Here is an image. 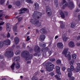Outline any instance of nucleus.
<instances>
[{"mask_svg": "<svg viewBox=\"0 0 80 80\" xmlns=\"http://www.w3.org/2000/svg\"><path fill=\"white\" fill-rule=\"evenodd\" d=\"M68 52V49H64V51L62 52V54L65 55V57L68 58V60H71V52Z\"/></svg>", "mask_w": 80, "mask_h": 80, "instance_id": "1", "label": "nucleus"}, {"mask_svg": "<svg viewBox=\"0 0 80 80\" xmlns=\"http://www.w3.org/2000/svg\"><path fill=\"white\" fill-rule=\"evenodd\" d=\"M48 65L46 66V69L47 71L50 72L53 71V68H54V65L52 64H50V63L48 62Z\"/></svg>", "mask_w": 80, "mask_h": 80, "instance_id": "2", "label": "nucleus"}, {"mask_svg": "<svg viewBox=\"0 0 80 80\" xmlns=\"http://www.w3.org/2000/svg\"><path fill=\"white\" fill-rule=\"evenodd\" d=\"M29 54V52L27 51H24L22 52L21 54V57L22 58H25L26 60H27L28 59V56Z\"/></svg>", "mask_w": 80, "mask_h": 80, "instance_id": "3", "label": "nucleus"}, {"mask_svg": "<svg viewBox=\"0 0 80 80\" xmlns=\"http://www.w3.org/2000/svg\"><path fill=\"white\" fill-rule=\"evenodd\" d=\"M13 51H9L6 52L4 53V55L6 57L8 56L12 58L13 56Z\"/></svg>", "mask_w": 80, "mask_h": 80, "instance_id": "4", "label": "nucleus"}, {"mask_svg": "<svg viewBox=\"0 0 80 80\" xmlns=\"http://www.w3.org/2000/svg\"><path fill=\"white\" fill-rule=\"evenodd\" d=\"M68 77L69 80H75V77H72V72L70 70L69 68H68Z\"/></svg>", "mask_w": 80, "mask_h": 80, "instance_id": "5", "label": "nucleus"}, {"mask_svg": "<svg viewBox=\"0 0 80 80\" xmlns=\"http://www.w3.org/2000/svg\"><path fill=\"white\" fill-rule=\"evenodd\" d=\"M46 11L47 15L48 17L52 16V12L51 9L49 6H47L46 7Z\"/></svg>", "mask_w": 80, "mask_h": 80, "instance_id": "6", "label": "nucleus"}, {"mask_svg": "<svg viewBox=\"0 0 80 80\" xmlns=\"http://www.w3.org/2000/svg\"><path fill=\"white\" fill-rule=\"evenodd\" d=\"M34 51L36 53H40L41 51V49L38 46L36 45L34 48Z\"/></svg>", "mask_w": 80, "mask_h": 80, "instance_id": "7", "label": "nucleus"}, {"mask_svg": "<svg viewBox=\"0 0 80 80\" xmlns=\"http://www.w3.org/2000/svg\"><path fill=\"white\" fill-rule=\"evenodd\" d=\"M28 10V9L25 8H22L19 10V14H22V13H25V12L26 11Z\"/></svg>", "mask_w": 80, "mask_h": 80, "instance_id": "8", "label": "nucleus"}, {"mask_svg": "<svg viewBox=\"0 0 80 80\" xmlns=\"http://www.w3.org/2000/svg\"><path fill=\"white\" fill-rule=\"evenodd\" d=\"M11 41L9 39H6L4 40L3 43L4 45H10Z\"/></svg>", "mask_w": 80, "mask_h": 80, "instance_id": "9", "label": "nucleus"}, {"mask_svg": "<svg viewBox=\"0 0 80 80\" xmlns=\"http://www.w3.org/2000/svg\"><path fill=\"white\" fill-rule=\"evenodd\" d=\"M69 4L68 6L69 8H70V10H72L74 8V4H73V2H70L68 3Z\"/></svg>", "mask_w": 80, "mask_h": 80, "instance_id": "10", "label": "nucleus"}, {"mask_svg": "<svg viewBox=\"0 0 80 80\" xmlns=\"http://www.w3.org/2000/svg\"><path fill=\"white\" fill-rule=\"evenodd\" d=\"M56 71L58 75H61V72H60V67L58 66H56Z\"/></svg>", "mask_w": 80, "mask_h": 80, "instance_id": "11", "label": "nucleus"}, {"mask_svg": "<svg viewBox=\"0 0 80 80\" xmlns=\"http://www.w3.org/2000/svg\"><path fill=\"white\" fill-rule=\"evenodd\" d=\"M57 47L59 48L62 49L63 48V44L62 42H58L57 43Z\"/></svg>", "mask_w": 80, "mask_h": 80, "instance_id": "12", "label": "nucleus"}, {"mask_svg": "<svg viewBox=\"0 0 80 80\" xmlns=\"http://www.w3.org/2000/svg\"><path fill=\"white\" fill-rule=\"evenodd\" d=\"M30 22H31L32 24H33V25H37V23H39V21L33 19H31Z\"/></svg>", "mask_w": 80, "mask_h": 80, "instance_id": "13", "label": "nucleus"}, {"mask_svg": "<svg viewBox=\"0 0 80 80\" xmlns=\"http://www.w3.org/2000/svg\"><path fill=\"white\" fill-rule=\"evenodd\" d=\"M40 32L42 34H46L47 33V31L45 28H42L40 29Z\"/></svg>", "mask_w": 80, "mask_h": 80, "instance_id": "14", "label": "nucleus"}, {"mask_svg": "<svg viewBox=\"0 0 80 80\" xmlns=\"http://www.w3.org/2000/svg\"><path fill=\"white\" fill-rule=\"evenodd\" d=\"M6 30L8 32H10L11 28L10 27V24L9 23H7L6 25Z\"/></svg>", "mask_w": 80, "mask_h": 80, "instance_id": "15", "label": "nucleus"}, {"mask_svg": "<svg viewBox=\"0 0 80 80\" xmlns=\"http://www.w3.org/2000/svg\"><path fill=\"white\" fill-rule=\"evenodd\" d=\"M61 17L62 18H65V14L62 11H60L59 12Z\"/></svg>", "mask_w": 80, "mask_h": 80, "instance_id": "16", "label": "nucleus"}, {"mask_svg": "<svg viewBox=\"0 0 80 80\" xmlns=\"http://www.w3.org/2000/svg\"><path fill=\"white\" fill-rule=\"evenodd\" d=\"M69 46L71 48H73L75 47V45H74V42L71 41L69 43Z\"/></svg>", "mask_w": 80, "mask_h": 80, "instance_id": "17", "label": "nucleus"}, {"mask_svg": "<svg viewBox=\"0 0 80 80\" xmlns=\"http://www.w3.org/2000/svg\"><path fill=\"white\" fill-rule=\"evenodd\" d=\"M20 39L18 37H15L14 39V42L16 43V44L17 45L19 43Z\"/></svg>", "mask_w": 80, "mask_h": 80, "instance_id": "18", "label": "nucleus"}, {"mask_svg": "<svg viewBox=\"0 0 80 80\" xmlns=\"http://www.w3.org/2000/svg\"><path fill=\"white\" fill-rule=\"evenodd\" d=\"M46 37L45 35H44L41 34L40 36V38L41 41H44Z\"/></svg>", "mask_w": 80, "mask_h": 80, "instance_id": "19", "label": "nucleus"}, {"mask_svg": "<svg viewBox=\"0 0 80 80\" xmlns=\"http://www.w3.org/2000/svg\"><path fill=\"white\" fill-rule=\"evenodd\" d=\"M77 65L78 67L77 68V69L76 70V72H80V66H78V65H80V63H78Z\"/></svg>", "mask_w": 80, "mask_h": 80, "instance_id": "20", "label": "nucleus"}, {"mask_svg": "<svg viewBox=\"0 0 80 80\" xmlns=\"http://www.w3.org/2000/svg\"><path fill=\"white\" fill-rule=\"evenodd\" d=\"M34 6H35V10H38L39 8V5L38 3L36 2L34 3Z\"/></svg>", "mask_w": 80, "mask_h": 80, "instance_id": "21", "label": "nucleus"}, {"mask_svg": "<svg viewBox=\"0 0 80 80\" xmlns=\"http://www.w3.org/2000/svg\"><path fill=\"white\" fill-rule=\"evenodd\" d=\"M17 25H18V23H17L13 27V30L14 32H16L17 30Z\"/></svg>", "mask_w": 80, "mask_h": 80, "instance_id": "22", "label": "nucleus"}, {"mask_svg": "<svg viewBox=\"0 0 80 80\" xmlns=\"http://www.w3.org/2000/svg\"><path fill=\"white\" fill-rule=\"evenodd\" d=\"M59 22L60 23H61V24H60V27L61 28H63L64 27H65V24L62 23L61 21H59Z\"/></svg>", "mask_w": 80, "mask_h": 80, "instance_id": "23", "label": "nucleus"}, {"mask_svg": "<svg viewBox=\"0 0 80 80\" xmlns=\"http://www.w3.org/2000/svg\"><path fill=\"white\" fill-rule=\"evenodd\" d=\"M39 46L40 47L42 48H45L46 47V44H42V43H40Z\"/></svg>", "mask_w": 80, "mask_h": 80, "instance_id": "24", "label": "nucleus"}, {"mask_svg": "<svg viewBox=\"0 0 80 80\" xmlns=\"http://www.w3.org/2000/svg\"><path fill=\"white\" fill-rule=\"evenodd\" d=\"M15 62H14L12 63V65L11 66V67L12 70H14V68H15Z\"/></svg>", "mask_w": 80, "mask_h": 80, "instance_id": "25", "label": "nucleus"}, {"mask_svg": "<svg viewBox=\"0 0 80 80\" xmlns=\"http://www.w3.org/2000/svg\"><path fill=\"white\" fill-rule=\"evenodd\" d=\"M14 60L15 61H16V62H18L20 60V57H14Z\"/></svg>", "mask_w": 80, "mask_h": 80, "instance_id": "26", "label": "nucleus"}, {"mask_svg": "<svg viewBox=\"0 0 80 80\" xmlns=\"http://www.w3.org/2000/svg\"><path fill=\"white\" fill-rule=\"evenodd\" d=\"M15 67L16 68L19 69V68H20V65L19 64V63H18V62H17V63H16Z\"/></svg>", "mask_w": 80, "mask_h": 80, "instance_id": "27", "label": "nucleus"}, {"mask_svg": "<svg viewBox=\"0 0 80 80\" xmlns=\"http://www.w3.org/2000/svg\"><path fill=\"white\" fill-rule=\"evenodd\" d=\"M16 5L18 7H19L20 6V1H17L16 2Z\"/></svg>", "mask_w": 80, "mask_h": 80, "instance_id": "28", "label": "nucleus"}, {"mask_svg": "<svg viewBox=\"0 0 80 80\" xmlns=\"http://www.w3.org/2000/svg\"><path fill=\"white\" fill-rule=\"evenodd\" d=\"M68 4L67 2H66V3L63 5V6L62 7V9H65V7H68Z\"/></svg>", "mask_w": 80, "mask_h": 80, "instance_id": "29", "label": "nucleus"}, {"mask_svg": "<svg viewBox=\"0 0 80 80\" xmlns=\"http://www.w3.org/2000/svg\"><path fill=\"white\" fill-rule=\"evenodd\" d=\"M5 15L4 14H2V13H0V20H3V19L2 18H1V17H5Z\"/></svg>", "mask_w": 80, "mask_h": 80, "instance_id": "30", "label": "nucleus"}, {"mask_svg": "<svg viewBox=\"0 0 80 80\" xmlns=\"http://www.w3.org/2000/svg\"><path fill=\"white\" fill-rule=\"evenodd\" d=\"M61 60L60 59H58L56 61V63L57 65H60L61 64Z\"/></svg>", "mask_w": 80, "mask_h": 80, "instance_id": "31", "label": "nucleus"}, {"mask_svg": "<svg viewBox=\"0 0 80 80\" xmlns=\"http://www.w3.org/2000/svg\"><path fill=\"white\" fill-rule=\"evenodd\" d=\"M75 62V61L73 60H72L69 62V64L71 66H73V63Z\"/></svg>", "mask_w": 80, "mask_h": 80, "instance_id": "32", "label": "nucleus"}, {"mask_svg": "<svg viewBox=\"0 0 80 80\" xmlns=\"http://www.w3.org/2000/svg\"><path fill=\"white\" fill-rule=\"evenodd\" d=\"M26 2L29 3H33V2L32 0H25Z\"/></svg>", "mask_w": 80, "mask_h": 80, "instance_id": "33", "label": "nucleus"}, {"mask_svg": "<svg viewBox=\"0 0 80 80\" xmlns=\"http://www.w3.org/2000/svg\"><path fill=\"white\" fill-rule=\"evenodd\" d=\"M75 25H76V24L75 23H71V27L72 28H74L75 27Z\"/></svg>", "mask_w": 80, "mask_h": 80, "instance_id": "34", "label": "nucleus"}, {"mask_svg": "<svg viewBox=\"0 0 80 80\" xmlns=\"http://www.w3.org/2000/svg\"><path fill=\"white\" fill-rule=\"evenodd\" d=\"M55 5H56V7H58V0H56L55 1Z\"/></svg>", "mask_w": 80, "mask_h": 80, "instance_id": "35", "label": "nucleus"}, {"mask_svg": "<svg viewBox=\"0 0 80 80\" xmlns=\"http://www.w3.org/2000/svg\"><path fill=\"white\" fill-rule=\"evenodd\" d=\"M72 58L73 59H75L77 58V55L74 54L72 55Z\"/></svg>", "mask_w": 80, "mask_h": 80, "instance_id": "36", "label": "nucleus"}, {"mask_svg": "<svg viewBox=\"0 0 80 80\" xmlns=\"http://www.w3.org/2000/svg\"><path fill=\"white\" fill-rule=\"evenodd\" d=\"M49 75L51 77H53V75H55V73H54V72H51L49 74Z\"/></svg>", "mask_w": 80, "mask_h": 80, "instance_id": "37", "label": "nucleus"}, {"mask_svg": "<svg viewBox=\"0 0 80 80\" xmlns=\"http://www.w3.org/2000/svg\"><path fill=\"white\" fill-rule=\"evenodd\" d=\"M5 0H0V4L1 5H3L5 3Z\"/></svg>", "mask_w": 80, "mask_h": 80, "instance_id": "38", "label": "nucleus"}, {"mask_svg": "<svg viewBox=\"0 0 80 80\" xmlns=\"http://www.w3.org/2000/svg\"><path fill=\"white\" fill-rule=\"evenodd\" d=\"M53 53V51L52 50H49L48 51V53L49 54V56H50L52 55V53Z\"/></svg>", "mask_w": 80, "mask_h": 80, "instance_id": "39", "label": "nucleus"}, {"mask_svg": "<svg viewBox=\"0 0 80 80\" xmlns=\"http://www.w3.org/2000/svg\"><path fill=\"white\" fill-rule=\"evenodd\" d=\"M22 19H23V18H22V17L18 18V23H19V22L21 21H22Z\"/></svg>", "mask_w": 80, "mask_h": 80, "instance_id": "40", "label": "nucleus"}, {"mask_svg": "<svg viewBox=\"0 0 80 80\" xmlns=\"http://www.w3.org/2000/svg\"><path fill=\"white\" fill-rule=\"evenodd\" d=\"M3 42H0V48H2L3 47Z\"/></svg>", "mask_w": 80, "mask_h": 80, "instance_id": "41", "label": "nucleus"}, {"mask_svg": "<svg viewBox=\"0 0 80 80\" xmlns=\"http://www.w3.org/2000/svg\"><path fill=\"white\" fill-rule=\"evenodd\" d=\"M20 53H21V51H20V50L16 51V55H19Z\"/></svg>", "mask_w": 80, "mask_h": 80, "instance_id": "42", "label": "nucleus"}, {"mask_svg": "<svg viewBox=\"0 0 80 80\" xmlns=\"http://www.w3.org/2000/svg\"><path fill=\"white\" fill-rule=\"evenodd\" d=\"M29 57L28 58V60H31L33 58V55L31 54L29 55Z\"/></svg>", "mask_w": 80, "mask_h": 80, "instance_id": "43", "label": "nucleus"}, {"mask_svg": "<svg viewBox=\"0 0 80 80\" xmlns=\"http://www.w3.org/2000/svg\"><path fill=\"white\" fill-rule=\"evenodd\" d=\"M62 39L64 42H67V41L68 38L66 37H64L62 38Z\"/></svg>", "mask_w": 80, "mask_h": 80, "instance_id": "44", "label": "nucleus"}, {"mask_svg": "<svg viewBox=\"0 0 80 80\" xmlns=\"http://www.w3.org/2000/svg\"><path fill=\"white\" fill-rule=\"evenodd\" d=\"M70 68L71 71H73L74 70V67H73V66H71L70 67Z\"/></svg>", "mask_w": 80, "mask_h": 80, "instance_id": "45", "label": "nucleus"}, {"mask_svg": "<svg viewBox=\"0 0 80 80\" xmlns=\"http://www.w3.org/2000/svg\"><path fill=\"white\" fill-rule=\"evenodd\" d=\"M37 26L38 27H40L41 25H42V23L41 22H40L39 21V23H38Z\"/></svg>", "mask_w": 80, "mask_h": 80, "instance_id": "46", "label": "nucleus"}, {"mask_svg": "<svg viewBox=\"0 0 80 80\" xmlns=\"http://www.w3.org/2000/svg\"><path fill=\"white\" fill-rule=\"evenodd\" d=\"M42 16V14L41 13H40L39 14V16H38V19H39L40 17H41Z\"/></svg>", "mask_w": 80, "mask_h": 80, "instance_id": "47", "label": "nucleus"}, {"mask_svg": "<svg viewBox=\"0 0 80 80\" xmlns=\"http://www.w3.org/2000/svg\"><path fill=\"white\" fill-rule=\"evenodd\" d=\"M30 36H28L27 37V38L26 39V42H28V41L30 40Z\"/></svg>", "mask_w": 80, "mask_h": 80, "instance_id": "48", "label": "nucleus"}, {"mask_svg": "<svg viewBox=\"0 0 80 80\" xmlns=\"http://www.w3.org/2000/svg\"><path fill=\"white\" fill-rule=\"evenodd\" d=\"M32 80H38L37 78L34 76H33L32 78Z\"/></svg>", "mask_w": 80, "mask_h": 80, "instance_id": "49", "label": "nucleus"}, {"mask_svg": "<svg viewBox=\"0 0 80 80\" xmlns=\"http://www.w3.org/2000/svg\"><path fill=\"white\" fill-rule=\"evenodd\" d=\"M66 69V68L65 67H63L62 68V71H65Z\"/></svg>", "mask_w": 80, "mask_h": 80, "instance_id": "50", "label": "nucleus"}, {"mask_svg": "<svg viewBox=\"0 0 80 80\" xmlns=\"http://www.w3.org/2000/svg\"><path fill=\"white\" fill-rule=\"evenodd\" d=\"M10 37V34L9 32L8 33V34L7 35V37L8 38H9Z\"/></svg>", "mask_w": 80, "mask_h": 80, "instance_id": "51", "label": "nucleus"}, {"mask_svg": "<svg viewBox=\"0 0 80 80\" xmlns=\"http://www.w3.org/2000/svg\"><path fill=\"white\" fill-rule=\"evenodd\" d=\"M55 61V59L54 58H52L50 59V61H51V62H54Z\"/></svg>", "mask_w": 80, "mask_h": 80, "instance_id": "52", "label": "nucleus"}, {"mask_svg": "<svg viewBox=\"0 0 80 80\" xmlns=\"http://www.w3.org/2000/svg\"><path fill=\"white\" fill-rule=\"evenodd\" d=\"M25 44L23 43L22 45V47L23 48H25Z\"/></svg>", "mask_w": 80, "mask_h": 80, "instance_id": "53", "label": "nucleus"}, {"mask_svg": "<svg viewBox=\"0 0 80 80\" xmlns=\"http://www.w3.org/2000/svg\"><path fill=\"white\" fill-rule=\"evenodd\" d=\"M76 45L78 47H79V46H80V43H79L78 42H77L76 43Z\"/></svg>", "mask_w": 80, "mask_h": 80, "instance_id": "54", "label": "nucleus"}, {"mask_svg": "<svg viewBox=\"0 0 80 80\" xmlns=\"http://www.w3.org/2000/svg\"><path fill=\"white\" fill-rule=\"evenodd\" d=\"M12 7V5H9L8 6V8H11Z\"/></svg>", "mask_w": 80, "mask_h": 80, "instance_id": "55", "label": "nucleus"}, {"mask_svg": "<svg viewBox=\"0 0 80 80\" xmlns=\"http://www.w3.org/2000/svg\"><path fill=\"white\" fill-rule=\"evenodd\" d=\"M66 1L65 0H62V5H63L64 3H66Z\"/></svg>", "mask_w": 80, "mask_h": 80, "instance_id": "56", "label": "nucleus"}, {"mask_svg": "<svg viewBox=\"0 0 80 80\" xmlns=\"http://www.w3.org/2000/svg\"><path fill=\"white\" fill-rule=\"evenodd\" d=\"M80 39V35L78 36V37L77 38V40H79Z\"/></svg>", "mask_w": 80, "mask_h": 80, "instance_id": "57", "label": "nucleus"}, {"mask_svg": "<svg viewBox=\"0 0 80 80\" xmlns=\"http://www.w3.org/2000/svg\"><path fill=\"white\" fill-rule=\"evenodd\" d=\"M55 78H56V79H58V78H59L60 77H58V76H57V75H56L55 76Z\"/></svg>", "mask_w": 80, "mask_h": 80, "instance_id": "58", "label": "nucleus"}, {"mask_svg": "<svg viewBox=\"0 0 80 80\" xmlns=\"http://www.w3.org/2000/svg\"><path fill=\"white\" fill-rule=\"evenodd\" d=\"M4 23H5L4 22H1L0 23V25H4Z\"/></svg>", "mask_w": 80, "mask_h": 80, "instance_id": "59", "label": "nucleus"}, {"mask_svg": "<svg viewBox=\"0 0 80 80\" xmlns=\"http://www.w3.org/2000/svg\"><path fill=\"white\" fill-rule=\"evenodd\" d=\"M33 50V49L32 48H31L29 50V51L30 52H32V51Z\"/></svg>", "mask_w": 80, "mask_h": 80, "instance_id": "60", "label": "nucleus"}, {"mask_svg": "<svg viewBox=\"0 0 80 80\" xmlns=\"http://www.w3.org/2000/svg\"><path fill=\"white\" fill-rule=\"evenodd\" d=\"M80 10L79 9H77L76 10V12H80Z\"/></svg>", "mask_w": 80, "mask_h": 80, "instance_id": "61", "label": "nucleus"}, {"mask_svg": "<svg viewBox=\"0 0 80 80\" xmlns=\"http://www.w3.org/2000/svg\"><path fill=\"white\" fill-rule=\"evenodd\" d=\"M38 55V53H35L34 54V56H37V55Z\"/></svg>", "mask_w": 80, "mask_h": 80, "instance_id": "62", "label": "nucleus"}, {"mask_svg": "<svg viewBox=\"0 0 80 80\" xmlns=\"http://www.w3.org/2000/svg\"><path fill=\"white\" fill-rule=\"evenodd\" d=\"M27 63L29 64V63H31V61H28L27 62Z\"/></svg>", "mask_w": 80, "mask_h": 80, "instance_id": "63", "label": "nucleus"}, {"mask_svg": "<svg viewBox=\"0 0 80 80\" xmlns=\"http://www.w3.org/2000/svg\"><path fill=\"white\" fill-rule=\"evenodd\" d=\"M78 20H80V14L78 16Z\"/></svg>", "mask_w": 80, "mask_h": 80, "instance_id": "64", "label": "nucleus"}]
</instances>
